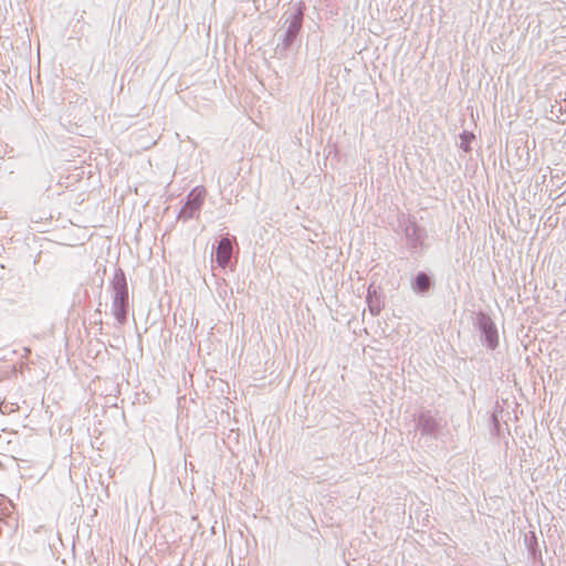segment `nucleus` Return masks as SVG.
Returning a JSON list of instances; mask_svg holds the SVG:
<instances>
[{
    "label": "nucleus",
    "instance_id": "nucleus-1",
    "mask_svg": "<svg viewBox=\"0 0 566 566\" xmlns=\"http://www.w3.org/2000/svg\"><path fill=\"white\" fill-rule=\"evenodd\" d=\"M112 292V313L118 324H125L129 310V293L125 272L117 268L109 280Z\"/></svg>",
    "mask_w": 566,
    "mask_h": 566
},
{
    "label": "nucleus",
    "instance_id": "nucleus-2",
    "mask_svg": "<svg viewBox=\"0 0 566 566\" xmlns=\"http://www.w3.org/2000/svg\"><path fill=\"white\" fill-rule=\"evenodd\" d=\"M303 17L304 7L302 3L294 6L291 12H286L283 15V27H285L286 30L281 42L276 44L275 52L277 54L285 53L295 41L303 25Z\"/></svg>",
    "mask_w": 566,
    "mask_h": 566
},
{
    "label": "nucleus",
    "instance_id": "nucleus-3",
    "mask_svg": "<svg viewBox=\"0 0 566 566\" xmlns=\"http://www.w3.org/2000/svg\"><path fill=\"white\" fill-rule=\"evenodd\" d=\"M446 426V421L437 411L421 410L416 418V429L422 437L438 439L439 432Z\"/></svg>",
    "mask_w": 566,
    "mask_h": 566
},
{
    "label": "nucleus",
    "instance_id": "nucleus-4",
    "mask_svg": "<svg viewBox=\"0 0 566 566\" xmlns=\"http://www.w3.org/2000/svg\"><path fill=\"white\" fill-rule=\"evenodd\" d=\"M473 326L480 332V340L491 350L499 345V333L495 323L489 314L480 311L473 322Z\"/></svg>",
    "mask_w": 566,
    "mask_h": 566
},
{
    "label": "nucleus",
    "instance_id": "nucleus-5",
    "mask_svg": "<svg viewBox=\"0 0 566 566\" xmlns=\"http://www.w3.org/2000/svg\"><path fill=\"white\" fill-rule=\"evenodd\" d=\"M207 190L203 186L195 187L187 196L184 207L178 213V219L188 221L199 218V211L203 205Z\"/></svg>",
    "mask_w": 566,
    "mask_h": 566
},
{
    "label": "nucleus",
    "instance_id": "nucleus-6",
    "mask_svg": "<svg viewBox=\"0 0 566 566\" xmlns=\"http://www.w3.org/2000/svg\"><path fill=\"white\" fill-rule=\"evenodd\" d=\"M232 242L228 237L221 238L216 248V261L219 266L227 268L232 256Z\"/></svg>",
    "mask_w": 566,
    "mask_h": 566
},
{
    "label": "nucleus",
    "instance_id": "nucleus-7",
    "mask_svg": "<svg viewBox=\"0 0 566 566\" xmlns=\"http://www.w3.org/2000/svg\"><path fill=\"white\" fill-rule=\"evenodd\" d=\"M432 286V277L426 272H419L411 281V290L416 294H426Z\"/></svg>",
    "mask_w": 566,
    "mask_h": 566
},
{
    "label": "nucleus",
    "instance_id": "nucleus-8",
    "mask_svg": "<svg viewBox=\"0 0 566 566\" xmlns=\"http://www.w3.org/2000/svg\"><path fill=\"white\" fill-rule=\"evenodd\" d=\"M366 302L373 316H377L385 305L382 296L373 287V285L368 287Z\"/></svg>",
    "mask_w": 566,
    "mask_h": 566
},
{
    "label": "nucleus",
    "instance_id": "nucleus-9",
    "mask_svg": "<svg viewBox=\"0 0 566 566\" xmlns=\"http://www.w3.org/2000/svg\"><path fill=\"white\" fill-rule=\"evenodd\" d=\"M524 544L527 549L528 556L536 560L537 557H541V549L537 541V536L533 531H530L524 536Z\"/></svg>",
    "mask_w": 566,
    "mask_h": 566
},
{
    "label": "nucleus",
    "instance_id": "nucleus-10",
    "mask_svg": "<svg viewBox=\"0 0 566 566\" xmlns=\"http://www.w3.org/2000/svg\"><path fill=\"white\" fill-rule=\"evenodd\" d=\"M419 232V227L415 222H411L405 229L406 238L408 239L412 248H417L419 244H421Z\"/></svg>",
    "mask_w": 566,
    "mask_h": 566
},
{
    "label": "nucleus",
    "instance_id": "nucleus-11",
    "mask_svg": "<svg viewBox=\"0 0 566 566\" xmlns=\"http://www.w3.org/2000/svg\"><path fill=\"white\" fill-rule=\"evenodd\" d=\"M473 139H474V134L473 133L467 132V130L462 132L460 134V140H461L460 142V148L463 151H465V153L470 151L471 150V142Z\"/></svg>",
    "mask_w": 566,
    "mask_h": 566
},
{
    "label": "nucleus",
    "instance_id": "nucleus-12",
    "mask_svg": "<svg viewBox=\"0 0 566 566\" xmlns=\"http://www.w3.org/2000/svg\"><path fill=\"white\" fill-rule=\"evenodd\" d=\"M562 115H563V106H562L560 102L556 101L555 104H553L551 106V109L548 112V118L551 120L564 123V119H560Z\"/></svg>",
    "mask_w": 566,
    "mask_h": 566
},
{
    "label": "nucleus",
    "instance_id": "nucleus-13",
    "mask_svg": "<svg viewBox=\"0 0 566 566\" xmlns=\"http://www.w3.org/2000/svg\"><path fill=\"white\" fill-rule=\"evenodd\" d=\"M553 374H555V378L558 379L559 375L560 374V377H563V368L559 370L558 369V364L556 366L553 367V373H551V377L553 376Z\"/></svg>",
    "mask_w": 566,
    "mask_h": 566
}]
</instances>
